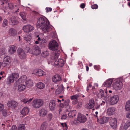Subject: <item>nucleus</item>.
I'll list each match as a JSON object with an SVG mask.
<instances>
[{"instance_id":"a19ab883","label":"nucleus","mask_w":130,"mask_h":130,"mask_svg":"<svg viewBox=\"0 0 130 130\" xmlns=\"http://www.w3.org/2000/svg\"><path fill=\"white\" fill-rule=\"evenodd\" d=\"M36 40L35 42V43L36 44L39 43L40 41H41V39L39 35H37L36 37Z\"/></svg>"},{"instance_id":"c756f323","label":"nucleus","mask_w":130,"mask_h":130,"mask_svg":"<svg viewBox=\"0 0 130 130\" xmlns=\"http://www.w3.org/2000/svg\"><path fill=\"white\" fill-rule=\"evenodd\" d=\"M26 84L27 87H30L32 86L33 82L32 80L29 79L26 82Z\"/></svg>"},{"instance_id":"09e8293b","label":"nucleus","mask_w":130,"mask_h":130,"mask_svg":"<svg viewBox=\"0 0 130 130\" xmlns=\"http://www.w3.org/2000/svg\"><path fill=\"white\" fill-rule=\"evenodd\" d=\"M98 5L96 4H94V5H92L91 6V8L92 9H97L98 8Z\"/></svg>"},{"instance_id":"338daca9","label":"nucleus","mask_w":130,"mask_h":130,"mask_svg":"<svg viewBox=\"0 0 130 130\" xmlns=\"http://www.w3.org/2000/svg\"><path fill=\"white\" fill-rule=\"evenodd\" d=\"M59 55V54L58 53H55V57L56 58H58V57Z\"/></svg>"},{"instance_id":"bb28decb","label":"nucleus","mask_w":130,"mask_h":130,"mask_svg":"<svg viewBox=\"0 0 130 130\" xmlns=\"http://www.w3.org/2000/svg\"><path fill=\"white\" fill-rule=\"evenodd\" d=\"M47 110L44 108L41 109L39 111V113L41 116H44L46 114Z\"/></svg>"},{"instance_id":"dca6fc26","label":"nucleus","mask_w":130,"mask_h":130,"mask_svg":"<svg viewBox=\"0 0 130 130\" xmlns=\"http://www.w3.org/2000/svg\"><path fill=\"white\" fill-rule=\"evenodd\" d=\"M95 105V103L93 99H92L90 100L89 102V103L86 105V107L89 109H91L93 108Z\"/></svg>"},{"instance_id":"8fccbe9b","label":"nucleus","mask_w":130,"mask_h":130,"mask_svg":"<svg viewBox=\"0 0 130 130\" xmlns=\"http://www.w3.org/2000/svg\"><path fill=\"white\" fill-rule=\"evenodd\" d=\"M66 108H67V109L66 110V112L67 113L71 111V106L69 105V106H68V107H66Z\"/></svg>"},{"instance_id":"423d86ee","label":"nucleus","mask_w":130,"mask_h":130,"mask_svg":"<svg viewBox=\"0 0 130 130\" xmlns=\"http://www.w3.org/2000/svg\"><path fill=\"white\" fill-rule=\"evenodd\" d=\"M77 120L81 123H84L86 121L87 118L84 115L79 113L78 115Z\"/></svg>"},{"instance_id":"f257e3e1","label":"nucleus","mask_w":130,"mask_h":130,"mask_svg":"<svg viewBox=\"0 0 130 130\" xmlns=\"http://www.w3.org/2000/svg\"><path fill=\"white\" fill-rule=\"evenodd\" d=\"M49 23V21L47 19L41 17L38 20L36 26L37 27L40 28L42 31L45 30L48 32L50 30Z\"/></svg>"},{"instance_id":"9d476101","label":"nucleus","mask_w":130,"mask_h":130,"mask_svg":"<svg viewBox=\"0 0 130 130\" xmlns=\"http://www.w3.org/2000/svg\"><path fill=\"white\" fill-rule=\"evenodd\" d=\"M17 53L20 58L25 59L26 58V55L25 52L22 49L20 48L18 50Z\"/></svg>"},{"instance_id":"6e6552de","label":"nucleus","mask_w":130,"mask_h":130,"mask_svg":"<svg viewBox=\"0 0 130 130\" xmlns=\"http://www.w3.org/2000/svg\"><path fill=\"white\" fill-rule=\"evenodd\" d=\"M109 124L111 127L113 129L115 128L117 125V120L116 118H109Z\"/></svg>"},{"instance_id":"f704fd0d","label":"nucleus","mask_w":130,"mask_h":130,"mask_svg":"<svg viewBox=\"0 0 130 130\" xmlns=\"http://www.w3.org/2000/svg\"><path fill=\"white\" fill-rule=\"evenodd\" d=\"M25 129L24 125L23 124H22L18 126L17 130H24Z\"/></svg>"},{"instance_id":"72a5a7b5","label":"nucleus","mask_w":130,"mask_h":130,"mask_svg":"<svg viewBox=\"0 0 130 130\" xmlns=\"http://www.w3.org/2000/svg\"><path fill=\"white\" fill-rule=\"evenodd\" d=\"M37 87L40 89H42L44 87L45 85L43 83L41 82H40L38 83L37 84Z\"/></svg>"},{"instance_id":"6ab92c4d","label":"nucleus","mask_w":130,"mask_h":130,"mask_svg":"<svg viewBox=\"0 0 130 130\" xmlns=\"http://www.w3.org/2000/svg\"><path fill=\"white\" fill-rule=\"evenodd\" d=\"M112 80L110 79L105 81L103 84V85L106 87H109L112 83Z\"/></svg>"},{"instance_id":"a878e982","label":"nucleus","mask_w":130,"mask_h":130,"mask_svg":"<svg viewBox=\"0 0 130 130\" xmlns=\"http://www.w3.org/2000/svg\"><path fill=\"white\" fill-rule=\"evenodd\" d=\"M26 88V86L23 84H21L18 86V91L19 92H21L24 91Z\"/></svg>"},{"instance_id":"0e129e2a","label":"nucleus","mask_w":130,"mask_h":130,"mask_svg":"<svg viewBox=\"0 0 130 130\" xmlns=\"http://www.w3.org/2000/svg\"><path fill=\"white\" fill-rule=\"evenodd\" d=\"M60 107L62 108L64 107V104L63 103H61L59 105Z\"/></svg>"},{"instance_id":"774afa93","label":"nucleus","mask_w":130,"mask_h":130,"mask_svg":"<svg viewBox=\"0 0 130 130\" xmlns=\"http://www.w3.org/2000/svg\"><path fill=\"white\" fill-rule=\"evenodd\" d=\"M65 125V129H66V130H67V129H68V127H67V124L66 123H62L61 124V125Z\"/></svg>"},{"instance_id":"4be33fe9","label":"nucleus","mask_w":130,"mask_h":130,"mask_svg":"<svg viewBox=\"0 0 130 130\" xmlns=\"http://www.w3.org/2000/svg\"><path fill=\"white\" fill-rule=\"evenodd\" d=\"M63 92V87L62 85L59 86L58 88L56 90L55 93L56 95H58Z\"/></svg>"},{"instance_id":"c03bdc74","label":"nucleus","mask_w":130,"mask_h":130,"mask_svg":"<svg viewBox=\"0 0 130 130\" xmlns=\"http://www.w3.org/2000/svg\"><path fill=\"white\" fill-rule=\"evenodd\" d=\"M8 4L9 8L10 9L12 10L14 8V7L12 3H8Z\"/></svg>"},{"instance_id":"de8ad7c7","label":"nucleus","mask_w":130,"mask_h":130,"mask_svg":"<svg viewBox=\"0 0 130 130\" xmlns=\"http://www.w3.org/2000/svg\"><path fill=\"white\" fill-rule=\"evenodd\" d=\"M34 29V27L32 26L29 25V32L32 31Z\"/></svg>"},{"instance_id":"412c9836","label":"nucleus","mask_w":130,"mask_h":130,"mask_svg":"<svg viewBox=\"0 0 130 130\" xmlns=\"http://www.w3.org/2000/svg\"><path fill=\"white\" fill-rule=\"evenodd\" d=\"M17 32L16 30L13 28H10L9 30L8 34L11 36H14L17 35Z\"/></svg>"},{"instance_id":"f3484780","label":"nucleus","mask_w":130,"mask_h":130,"mask_svg":"<svg viewBox=\"0 0 130 130\" xmlns=\"http://www.w3.org/2000/svg\"><path fill=\"white\" fill-rule=\"evenodd\" d=\"M99 94L101 96V98L104 96V99L105 100H107L109 99V95H106V94H104V91L102 89H100L99 91Z\"/></svg>"},{"instance_id":"3c124183","label":"nucleus","mask_w":130,"mask_h":130,"mask_svg":"<svg viewBox=\"0 0 130 130\" xmlns=\"http://www.w3.org/2000/svg\"><path fill=\"white\" fill-rule=\"evenodd\" d=\"M5 48L1 49V54H5Z\"/></svg>"},{"instance_id":"6e6d98bb","label":"nucleus","mask_w":130,"mask_h":130,"mask_svg":"<svg viewBox=\"0 0 130 130\" xmlns=\"http://www.w3.org/2000/svg\"><path fill=\"white\" fill-rule=\"evenodd\" d=\"M1 65L3 67H5L7 66V63L6 62H1Z\"/></svg>"},{"instance_id":"603ef678","label":"nucleus","mask_w":130,"mask_h":130,"mask_svg":"<svg viewBox=\"0 0 130 130\" xmlns=\"http://www.w3.org/2000/svg\"><path fill=\"white\" fill-rule=\"evenodd\" d=\"M45 10H46V12H48L49 11H51L52 10V8H48V7H47L45 8Z\"/></svg>"},{"instance_id":"2eb2a0df","label":"nucleus","mask_w":130,"mask_h":130,"mask_svg":"<svg viewBox=\"0 0 130 130\" xmlns=\"http://www.w3.org/2000/svg\"><path fill=\"white\" fill-rule=\"evenodd\" d=\"M62 80V78L58 75H55L52 77V80L55 83L59 82Z\"/></svg>"},{"instance_id":"e433bc0d","label":"nucleus","mask_w":130,"mask_h":130,"mask_svg":"<svg viewBox=\"0 0 130 130\" xmlns=\"http://www.w3.org/2000/svg\"><path fill=\"white\" fill-rule=\"evenodd\" d=\"M130 126V121H127L123 127V128L125 129H126Z\"/></svg>"},{"instance_id":"0eeeda50","label":"nucleus","mask_w":130,"mask_h":130,"mask_svg":"<svg viewBox=\"0 0 130 130\" xmlns=\"http://www.w3.org/2000/svg\"><path fill=\"white\" fill-rule=\"evenodd\" d=\"M9 23L12 25H17L18 23L17 18L14 16H10L9 17Z\"/></svg>"},{"instance_id":"473e14b6","label":"nucleus","mask_w":130,"mask_h":130,"mask_svg":"<svg viewBox=\"0 0 130 130\" xmlns=\"http://www.w3.org/2000/svg\"><path fill=\"white\" fill-rule=\"evenodd\" d=\"M20 15L24 20H26V13L25 12H21L20 13Z\"/></svg>"},{"instance_id":"4d7b16f0","label":"nucleus","mask_w":130,"mask_h":130,"mask_svg":"<svg viewBox=\"0 0 130 130\" xmlns=\"http://www.w3.org/2000/svg\"><path fill=\"white\" fill-rule=\"evenodd\" d=\"M30 49V48L28 47H27L25 49L24 51L25 52L27 53H28L29 52V50Z\"/></svg>"},{"instance_id":"1a4fd4ad","label":"nucleus","mask_w":130,"mask_h":130,"mask_svg":"<svg viewBox=\"0 0 130 130\" xmlns=\"http://www.w3.org/2000/svg\"><path fill=\"white\" fill-rule=\"evenodd\" d=\"M110 99V102L112 104H116L119 100L118 95H116L110 97L109 96V99Z\"/></svg>"},{"instance_id":"9b49d317","label":"nucleus","mask_w":130,"mask_h":130,"mask_svg":"<svg viewBox=\"0 0 130 130\" xmlns=\"http://www.w3.org/2000/svg\"><path fill=\"white\" fill-rule=\"evenodd\" d=\"M64 63V61L63 59H57L55 61L54 64L55 66H58L59 67H61L63 66Z\"/></svg>"},{"instance_id":"680f3d73","label":"nucleus","mask_w":130,"mask_h":130,"mask_svg":"<svg viewBox=\"0 0 130 130\" xmlns=\"http://www.w3.org/2000/svg\"><path fill=\"white\" fill-rule=\"evenodd\" d=\"M48 117L50 119V120H51L52 118V115L51 113H50L48 115Z\"/></svg>"},{"instance_id":"f03ea898","label":"nucleus","mask_w":130,"mask_h":130,"mask_svg":"<svg viewBox=\"0 0 130 130\" xmlns=\"http://www.w3.org/2000/svg\"><path fill=\"white\" fill-rule=\"evenodd\" d=\"M19 76V74L16 73H13L11 74L7 79L6 83L8 84L13 82Z\"/></svg>"},{"instance_id":"69168bd1","label":"nucleus","mask_w":130,"mask_h":130,"mask_svg":"<svg viewBox=\"0 0 130 130\" xmlns=\"http://www.w3.org/2000/svg\"><path fill=\"white\" fill-rule=\"evenodd\" d=\"M82 105V103L79 102L78 103V104L77 105V107L78 108H79L81 107Z\"/></svg>"},{"instance_id":"a18cd8bd","label":"nucleus","mask_w":130,"mask_h":130,"mask_svg":"<svg viewBox=\"0 0 130 130\" xmlns=\"http://www.w3.org/2000/svg\"><path fill=\"white\" fill-rule=\"evenodd\" d=\"M8 21L7 19H5L3 21V23L2 24L3 27H5L7 25V24Z\"/></svg>"},{"instance_id":"49530a36","label":"nucleus","mask_w":130,"mask_h":130,"mask_svg":"<svg viewBox=\"0 0 130 130\" xmlns=\"http://www.w3.org/2000/svg\"><path fill=\"white\" fill-rule=\"evenodd\" d=\"M3 115L4 116L6 117L7 114V111L6 109H4L2 111Z\"/></svg>"},{"instance_id":"ddd939ff","label":"nucleus","mask_w":130,"mask_h":130,"mask_svg":"<svg viewBox=\"0 0 130 130\" xmlns=\"http://www.w3.org/2000/svg\"><path fill=\"white\" fill-rule=\"evenodd\" d=\"M109 118L103 117L100 119H98L97 121L100 124H102L108 122L109 120Z\"/></svg>"},{"instance_id":"864d4df0","label":"nucleus","mask_w":130,"mask_h":130,"mask_svg":"<svg viewBox=\"0 0 130 130\" xmlns=\"http://www.w3.org/2000/svg\"><path fill=\"white\" fill-rule=\"evenodd\" d=\"M4 105L3 104H0V112L4 109Z\"/></svg>"},{"instance_id":"c9c22d12","label":"nucleus","mask_w":130,"mask_h":130,"mask_svg":"<svg viewBox=\"0 0 130 130\" xmlns=\"http://www.w3.org/2000/svg\"><path fill=\"white\" fill-rule=\"evenodd\" d=\"M32 98L30 99H28L27 98L24 99L23 100H21V101L24 102V103H29L32 100Z\"/></svg>"},{"instance_id":"ea45409f","label":"nucleus","mask_w":130,"mask_h":130,"mask_svg":"<svg viewBox=\"0 0 130 130\" xmlns=\"http://www.w3.org/2000/svg\"><path fill=\"white\" fill-rule=\"evenodd\" d=\"M47 127V124L45 123H43L41 125V130H45Z\"/></svg>"},{"instance_id":"052dcab7","label":"nucleus","mask_w":130,"mask_h":130,"mask_svg":"<svg viewBox=\"0 0 130 130\" xmlns=\"http://www.w3.org/2000/svg\"><path fill=\"white\" fill-rule=\"evenodd\" d=\"M85 5L84 3L81 4L80 5V7L84 9L85 8Z\"/></svg>"},{"instance_id":"58836bf2","label":"nucleus","mask_w":130,"mask_h":130,"mask_svg":"<svg viewBox=\"0 0 130 130\" xmlns=\"http://www.w3.org/2000/svg\"><path fill=\"white\" fill-rule=\"evenodd\" d=\"M10 62L11 60L9 56H6L4 59L3 62L7 63L9 62Z\"/></svg>"},{"instance_id":"b1692460","label":"nucleus","mask_w":130,"mask_h":130,"mask_svg":"<svg viewBox=\"0 0 130 130\" xmlns=\"http://www.w3.org/2000/svg\"><path fill=\"white\" fill-rule=\"evenodd\" d=\"M29 110L27 107H24L21 111V114L23 116L22 117L26 115L29 112Z\"/></svg>"},{"instance_id":"aec40b11","label":"nucleus","mask_w":130,"mask_h":130,"mask_svg":"<svg viewBox=\"0 0 130 130\" xmlns=\"http://www.w3.org/2000/svg\"><path fill=\"white\" fill-rule=\"evenodd\" d=\"M17 47L14 45H12L10 46L8 52L10 54H13L16 51Z\"/></svg>"},{"instance_id":"393cba45","label":"nucleus","mask_w":130,"mask_h":130,"mask_svg":"<svg viewBox=\"0 0 130 130\" xmlns=\"http://www.w3.org/2000/svg\"><path fill=\"white\" fill-rule=\"evenodd\" d=\"M69 111V112L68 113V116L70 118H73L76 116V110H73Z\"/></svg>"},{"instance_id":"5701e85b","label":"nucleus","mask_w":130,"mask_h":130,"mask_svg":"<svg viewBox=\"0 0 130 130\" xmlns=\"http://www.w3.org/2000/svg\"><path fill=\"white\" fill-rule=\"evenodd\" d=\"M33 52L34 54L35 55H38L41 53V51L38 46L35 47L33 50Z\"/></svg>"},{"instance_id":"f8f14e48","label":"nucleus","mask_w":130,"mask_h":130,"mask_svg":"<svg viewBox=\"0 0 130 130\" xmlns=\"http://www.w3.org/2000/svg\"><path fill=\"white\" fill-rule=\"evenodd\" d=\"M18 103L14 101H8L7 103L8 106L12 108H15L18 106Z\"/></svg>"},{"instance_id":"e2e57ef3","label":"nucleus","mask_w":130,"mask_h":130,"mask_svg":"<svg viewBox=\"0 0 130 130\" xmlns=\"http://www.w3.org/2000/svg\"><path fill=\"white\" fill-rule=\"evenodd\" d=\"M130 115V112H129V111L128 112V113L126 114V117L127 118H130V116L129 115Z\"/></svg>"},{"instance_id":"bf43d9fd","label":"nucleus","mask_w":130,"mask_h":130,"mask_svg":"<svg viewBox=\"0 0 130 130\" xmlns=\"http://www.w3.org/2000/svg\"><path fill=\"white\" fill-rule=\"evenodd\" d=\"M10 130H17V127L15 125H13L11 128Z\"/></svg>"},{"instance_id":"79ce46f5","label":"nucleus","mask_w":130,"mask_h":130,"mask_svg":"<svg viewBox=\"0 0 130 130\" xmlns=\"http://www.w3.org/2000/svg\"><path fill=\"white\" fill-rule=\"evenodd\" d=\"M23 29L24 32H29V25H26L23 27Z\"/></svg>"},{"instance_id":"cd10ccee","label":"nucleus","mask_w":130,"mask_h":130,"mask_svg":"<svg viewBox=\"0 0 130 130\" xmlns=\"http://www.w3.org/2000/svg\"><path fill=\"white\" fill-rule=\"evenodd\" d=\"M125 110L126 111H128L130 110V101L128 100L126 103L125 106Z\"/></svg>"},{"instance_id":"39448f33","label":"nucleus","mask_w":130,"mask_h":130,"mask_svg":"<svg viewBox=\"0 0 130 130\" xmlns=\"http://www.w3.org/2000/svg\"><path fill=\"white\" fill-rule=\"evenodd\" d=\"M123 84L120 80L116 81L113 83L112 86L116 90H120L122 88Z\"/></svg>"},{"instance_id":"2f4dec72","label":"nucleus","mask_w":130,"mask_h":130,"mask_svg":"<svg viewBox=\"0 0 130 130\" xmlns=\"http://www.w3.org/2000/svg\"><path fill=\"white\" fill-rule=\"evenodd\" d=\"M27 79V77L25 75L22 76L18 80V82L19 83H23Z\"/></svg>"},{"instance_id":"4c0bfd02","label":"nucleus","mask_w":130,"mask_h":130,"mask_svg":"<svg viewBox=\"0 0 130 130\" xmlns=\"http://www.w3.org/2000/svg\"><path fill=\"white\" fill-rule=\"evenodd\" d=\"M24 39L27 42H30V41L31 39V36L28 35H27L24 37Z\"/></svg>"},{"instance_id":"5fc2aeb1","label":"nucleus","mask_w":130,"mask_h":130,"mask_svg":"<svg viewBox=\"0 0 130 130\" xmlns=\"http://www.w3.org/2000/svg\"><path fill=\"white\" fill-rule=\"evenodd\" d=\"M67 115L66 114H64L62 115L61 119H65L67 118Z\"/></svg>"},{"instance_id":"a211bd4d","label":"nucleus","mask_w":130,"mask_h":130,"mask_svg":"<svg viewBox=\"0 0 130 130\" xmlns=\"http://www.w3.org/2000/svg\"><path fill=\"white\" fill-rule=\"evenodd\" d=\"M116 110V108L114 107H110L107 110V113L108 115H111L115 113Z\"/></svg>"},{"instance_id":"20e7f679","label":"nucleus","mask_w":130,"mask_h":130,"mask_svg":"<svg viewBox=\"0 0 130 130\" xmlns=\"http://www.w3.org/2000/svg\"><path fill=\"white\" fill-rule=\"evenodd\" d=\"M43 103V101L41 99H36L33 101L32 105L35 108H38L42 106Z\"/></svg>"},{"instance_id":"37998d69","label":"nucleus","mask_w":130,"mask_h":130,"mask_svg":"<svg viewBox=\"0 0 130 130\" xmlns=\"http://www.w3.org/2000/svg\"><path fill=\"white\" fill-rule=\"evenodd\" d=\"M48 55V52L47 51H44L42 52L41 54L42 56L43 57H45L47 56Z\"/></svg>"},{"instance_id":"c85d7f7f","label":"nucleus","mask_w":130,"mask_h":130,"mask_svg":"<svg viewBox=\"0 0 130 130\" xmlns=\"http://www.w3.org/2000/svg\"><path fill=\"white\" fill-rule=\"evenodd\" d=\"M44 72L41 69L38 70L35 73V74L39 76H42L44 75Z\"/></svg>"},{"instance_id":"7ed1b4c3","label":"nucleus","mask_w":130,"mask_h":130,"mask_svg":"<svg viewBox=\"0 0 130 130\" xmlns=\"http://www.w3.org/2000/svg\"><path fill=\"white\" fill-rule=\"evenodd\" d=\"M58 46L57 42L55 40L51 41L48 45L49 48L52 51H55L57 50Z\"/></svg>"},{"instance_id":"13d9d810","label":"nucleus","mask_w":130,"mask_h":130,"mask_svg":"<svg viewBox=\"0 0 130 130\" xmlns=\"http://www.w3.org/2000/svg\"><path fill=\"white\" fill-rule=\"evenodd\" d=\"M64 106L65 108H66L68 107V106H69V104L68 103V102H67L66 101L65 102H64Z\"/></svg>"},{"instance_id":"4468645a","label":"nucleus","mask_w":130,"mask_h":130,"mask_svg":"<svg viewBox=\"0 0 130 130\" xmlns=\"http://www.w3.org/2000/svg\"><path fill=\"white\" fill-rule=\"evenodd\" d=\"M56 99L55 100H52L50 101L49 103V106L50 109L53 111L55 108L56 104H55Z\"/></svg>"},{"instance_id":"7c9ffc66","label":"nucleus","mask_w":130,"mask_h":130,"mask_svg":"<svg viewBox=\"0 0 130 130\" xmlns=\"http://www.w3.org/2000/svg\"><path fill=\"white\" fill-rule=\"evenodd\" d=\"M79 97V95H75L72 96H71V99L72 100H74V101H73V103L75 104L77 103V98Z\"/></svg>"}]
</instances>
